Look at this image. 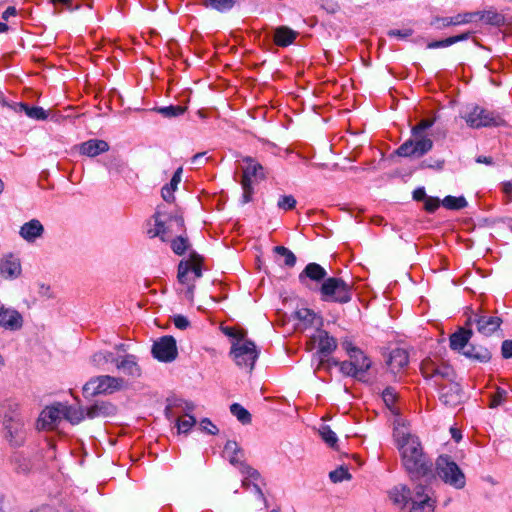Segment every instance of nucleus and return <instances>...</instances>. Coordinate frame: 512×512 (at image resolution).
I'll use <instances>...</instances> for the list:
<instances>
[{"label":"nucleus","instance_id":"7","mask_svg":"<svg viewBox=\"0 0 512 512\" xmlns=\"http://www.w3.org/2000/svg\"><path fill=\"white\" fill-rule=\"evenodd\" d=\"M230 355L239 368L251 372L259 352L254 342L247 338H240L237 341H232Z\"/></svg>","mask_w":512,"mask_h":512},{"label":"nucleus","instance_id":"34","mask_svg":"<svg viewBox=\"0 0 512 512\" xmlns=\"http://www.w3.org/2000/svg\"><path fill=\"white\" fill-rule=\"evenodd\" d=\"M61 410L63 413V419H66L73 425L79 424L85 418L82 409H77L72 406L61 403Z\"/></svg>","mask_w":512,"mask_h":512},{"label":"nucleus","instance_id":"8","mask_svg":"<svg viewBox=\"0 0 512 512\" xmlns=\"http://www.w3.org/2000/svg\"><path fill=\"white\" fill-rule=\"evenodd\" d=\"M320 292L325 301L348 303L352 298L351 285L341 278L325 279Z\"/></svg>","mask_w":512,"mask_h":512},{"label":"nucleus","instance_id":"38","mask_svg":"<svg viewBox=\"0 0 512 512\" xmlns=\"http://www.w3.org/2000/svg\"><path fill=\"white\" fill-rule=\"evenodd\" d=\"M319 435L322 440L331 448L337 447L338 438L334 431L328 425H321L319 430Z\"/></svg>","mask_w":512,"mask_h":512},{"label":"nucleus","instance_id":"24","mask_svg":"<svg viewBox=\"0 0 512 512\" xmlns=\"http://www.w3.org/2000/svg\"><path fill=\"white\" fill-rule=\"evenodd\" d=\"M294 317L299 321L303 328L318 327L322 324V319L311 309L302 307L294 312Z\"/></svg>","mask_w":512,"mask_h":512},{"label":"nucleus","instance_id":"36","mask_svg":"<svg viewBox=\"0 0 512 512\" xmlns=\"http://www.w3.org/2000/svg\"><path fill=\"white\" fill-rule=\"evenodd\" d=\"M17 111H23L29 118L34 120H46L48 118V112L38 106L30 107L27 104L20 103Z\"/></svg>","mask_w":512,"mask_h":512},{"label":"nucleus","instance_id":"61","mask_svg":"<svg viewBox=\"0 0 512 512\" xmlns=\"http://www.w3.org/2000/svg\"><path fill=\"white\" fill-rule=\"evenodd\" d=\"M31 512H58V511L53 506L44 504V505L38 506L37 508L31 510Z\"/></svg>","mask_w":512,"mask_h":512},{"label":"nucleus","instance_id":"25","mask_svg":"<svg viewBox=\"0 0 512 512\" xmlns=\"http://www.w3.org/2000/svg\"><path fill=\"white\" fill-rule=\"evenodd\" d=\"M348 355L350 357V361L354 368H356V372L358 375L366 372L370 366V359L364 355V353L358 348L348 349Z\"/></svg>","mask_w":512,"mask_h":512},{"label":"nucleus","instance_id":"13","mask_svg":"<svg viewBox=\"0 0 512 512\" xmlns=\"http://www.w3.org/2000/svg\"><path fill=\"white\" fill-rule=\"evenodd\" d=\"M240 473L243 475L242 487L252 493L257 500H264V494L260 487L262 481L260 473L249 465H241Z\"/></svg>","mask_w":512,"mask_h":512},{"label":"nucleus","instance_id":"1","mask_svg":"<svg viewBox=\"0 0 512 512\" xmlns=\"http://www.w3.org/2000/svg\"><path fill=\"white\" fill-rule=\"evenodd\" d=\"M388 497L401 510L410 505L408 512H434L437 502L432 487L421 481L412 487L397 484L388 491Z\"/></svg>","mask_w":512,"mask_h":512},{"label":"nucleus","instance_id":"2","mask_svg":"<svg viewBox=\"0 0 512 512\" xmlns=\"http://www.w3.org/2000/svg\"><path fill=\"white\" fill-rule=\"evenodd\" d=\"M421 373L426 379L433 381L439 390V399L444 405L455 407L461 403L462 390L455 381V372L451 366L428 358L421 363Z\"/></svg>","mask_w":512,"mask_h":512},{"label":"nucleus","instance_id":"37","mask_svg":"<svg viewBox=\"0 0 512 512\" xmlns=\"http://www.w3.org/2000/svg\"><path fill=\"white\" fill-rule=\"evenodd\" d=\"M116 360L117 358L110 351H98L90 357V363L95 367H102L109 362L116 363Z\"/></svg>","mask_w":512,"mask_h":512},{"label":"nucleus","instance_id":"60","mask_svg":"<svg viewBox=\"0 0 512 512\" xmlns=\"http://www.w3.org/2000/svg\"><path fill=\"white\" fill-rule=\"evenodd\" d=\"M388 35L400 37V38H406L411 35V30H390L388 32Z\"/></svg>","mask_w":512,"mask_h":512},{"label":"nucleus","instance_id":"32","mask_svg":"<svg viewBox=\"0 0 512 512\" xmlns=\"http://www.w3.org/2000/svg\"><path fill=\"white\" fill-rule=\"evenodd\" d=\"M472 336L471 330L460 329L450 337V347L453 350H462L466 347L469 339Z\"/></svg>","mask_w":512,"mask_h":512},{"label":"nucleus","instance_id":"15","mask_svg":"<svg viewBox=\"0 0 512 512\" xmlns=\"http://www.w3.org/2000/svg\"><path fill=\"white\" fill-rule=\"evenodd\" d=\"M155 358L163 362H170L177 356L176 342L173 337L165 336L155 342L152 347Z\"/></svg>","mask_w":512,"mask_h":512},{"label":"nucleus","instance_id":"57","mask_svg":"<svg viewBox=\"0 0 512 512\" xmlns=\"http://www.w3.org/2000/svg\"><path fill=\"white\" fill-rule=\"evenodd\" d=\"M425 201V209L428 212H434L440 205V201L438 198L434 197H426Z\"/></svg>","mask_w":512,"mask_h":512},{"label":"nucleus","instance_id":"58","mask_svg":"<svg viewBox=\"0 0 512 512\" xmlns=\"http://www.w3.org/2000/svg\"><path fill=\"white\" fill-rule=\"evenodd\" d=\"M502 356L506 359L512 357V340H505L501 347Z\"/></svg>","mask_w":512,"mask_h":512},{"label":"nucleus","instance_id":"52","mask_svg":"<svg viewBox=\"0 0 512 512\" xmlns=\"http://www.w3.org/2000/svg\"><path fill=\"white\" fill-rule=\"evenodd\" d=\"M382 397L386 406L393 411V405L397 399L396 392L392 388H387L383 391Z\"/></svg>","mask_w":512,"mask_h":512},{"label":"nucleus","instance_id":"3","mask_svg":"<svg viewBox=\"0 0 512 512\" xmlns=\"http://www.w3.org/2000/svg\"><path fill=\"white\" fill-rule=\"evenodd\" d=\"M394 437L402 464L409 474L424 476L431 471L432 463L423 452L418 437L409 433L404 426L395 429Z\"/></svg>","mask_w":512,"mask_h":512},{"label":"nucleus","instance_id":"40","mask_svg":"<svg viewBox=\"0 0 512 512\" xmlns=\"http://www.w3.org/2000/svg\"><path fill=\"white\" fill-rule=\"evenodd\" d=\"M442 204L445 208L451 210H459L467 206V201L463 196L454 197V196H446Z\"/></svg>","mask_w":512,"mask_h":512},{"label":"nucleus","instance_id":"4","mask_svg":"<svg viewBox=\"0 0 512 512\" xmlns=\"http://www.w3.org/2000/svg\"><path fill=\"white\" fill-rule=\"evenodd\" d=\"M437 476L447 485L461 490L466 486V476L448 455H440L435 463Z\"/></svg>","mask_w":512,"mask_h":512},{"label":"nucleus","instance_id":"17","mask_svg":"<svg viewBox=\"0 0 512 512\" xmlns=\"http://www.w3.org/2000/svg\"><path fill=\"white\" fill-rule=\"evenodd\" d=\"M470 321H472V319H470ZM473 322L476 324L479 333L490 336L500 328L502 319L496 315L484 314L476 315Z\"/></svg>","mask_w":512,"mask_h":512},{"label":"nucleus","instance_id":"55","mask_svg":"<svg viewBox=\"0 0 512 512\" xmlns=\"http://www.w3.org/2000/svg\"><path fill=\"white\" fill-rule=\"evenodd\" d=\"M200 429L212 435L218 433L217 427L209 419H203L200 422Z\"/></svg>","mask_w":512,"mask_h":512},{"label":"nucleus","instance_id":"56","mask_svg":"<svg viewBox=\"0 0 512 512\" xmlns=\"http://www.w3.org/2000/svg\"><path fill=\"white\" fill-rule=\"evenodd\" d=\"M38 294L41 297L48 298V299L54 297V293H53L51 287L45 283H40L38 285Z\"/></svg>","mask_w":512,"mask_h":512},{"label":"nucleus","instance_id":"30","mask_svg":"<svg viewBox=\"0 0 512 512\" xmlns=\"http://www.w3.org/2000/svg\"><path fill=\"white\" fill-rule=\"evenodd\" d=\"M297 32L292 29L281 26L275 30L274 41L278 46H287L290 45L296 38Z\"/></svg>","mask_w":512,"mask_h":512},{"label":"nucleus","instance_id":"45","mask_svg":"<svg viewBox=\"0 0 512 512\" xmlns=\"http://www.w3.org/2000/svg\"><path fill=\"white\" fill-rule=\"evenodd\" d=\"M329 478L333 483H339L344 480H350L352 476L345 466H340L329 473Z\"/></svg>","mask_w":512,"mask_h":512},{"label":"nucleus","instance_id":"18","mask_svg":"<svg viewBox=\"0 0 512 512\" xmlns=\"http://www.w3.org/2000/svg\"><path fill=\"white\" fill-rule=\"evenodd\" d=\"M22 324V316L17 310L0 305V327L15 331L20 329Z\"/></svg>","mask_w":512,"mask_h":512},{"label":"nucleus","instance_id":"21","mask_svg":"<svg viewBox=\"0 0 512 512\" xmlns=\"http://www.w3.org/2000/svg\"><path fill=\"white\" fill-rule=\"evenodd\" d=\"M108 150L109 144L106 141L100 139H90L78 146L79 153L88 157H96L99 154L107 152Z\"/></svg>","mask_w":512,"mask_h":512},{"label":"nucleus","instance_id":"9","mask_svg":"<svg viewBox=\"0 0 512 512\" xmlns=\"http://www.w3.org/2000/svg\"><path fill=\"white\" fill-rule=\"evenodd\" d=\"M243 162L245 163L242 167L243 175L241 179L243 203H248L253 193V183L265 179V170L260 163L251 157H245Z\"/></svg>","mask_w":512,"mask_h":512},{"label":"nucleus","instance_id":"11","mask_svg":"<svg viewBox=\"0 0 512 512\" xmlns=\"http://www.w3.org/2000/svg\"><path fill=\"white\" fill-rule=\"evenodd\" d=\"M433 142L424 135H413L405 141L397 150L396 154L401 157H421L432 149Z\"/></svg>","mask_w":512,"mask_h":512},{"label":"nucleus","instance_id":"12","mask_svg":"<svg viewBox=\"0 0 512 512\" xmlns=\"http://www.w3.org/2000/svg\"><path fill=\"white\" fill-rule=\"evenodd\" d=\"M311 341L316 345L319 356V364L316 370L326 367L327 360L324 358L330 355L337 348V341L331 337L324 330H317L314 335L311 336Z\"/></svg>","mask_w":512,"mask_h":512},{"label":"nucleus","instance_id":"63","mask_svg":"<svg viewBox=\"0 0 512 512\" xmlns=\"http://www.w3.org/2000/svg\"><path fill=\"white\" fill-rule=\"evenodd\" d=\"M16 15V9L15 7H8L2 14V19L7 21L9 19V17L11 16H15Z\"/></svg>","mask_w":512,"mask_h":512},{"label":"nucleus","instance_id":"29","mask_svg":"<svg viewBox=\"0 0 512 512\" xmlns=\"http://www.w3.org/2000/svg\"><path fill=\"white\" fill-rule=\"evenodd\" d=\"M193 409V405L186 403L183 408L184 415L178 416L176 420V427L178 433L187 434L191 428L196 424V419L188 413Z\"/></svg>","mask_w":512,"mask_h":512},{"label":"nucleus","instance_id":"39","mask_svg":"<svg viewBox=\"0 0 512 512\" xmlns=\"http://www.w3.org/2000/svg\"><path fill=\"white\" fill-rule=\"evenodd\" d=\"M332 365H334V366L339 365L340 371L344 375L353 376V377H358L359 376L358 373L356 372V368L353 367L351 361H343V362L339 363L335 359H328L327 360V365H326L325 368L329 369Z\"/></svg>","mask_w":512,"mask_h":512},{"label":"nucleus","instance_id":"49","mask_svg":"<svg viewBox=\"0 0 512 512\" xmlns=\"http://www.w3.org/2000/svg\"><path fill=\"white\" fill-rule=\"evenodd\" d=\"M23 423L19 420H10L6 422V429L8 430L11 437H19L23 431Z\"/></svg>","mask_w":512,"mask_h":512},{"label":"nucleus","instance_id":"27","mask_svg":"<svg viewBox=\"0 0 512 512\" xmlns=\"http://www.w3.org/2000/svg\"><path fill=\"white\" fill-rule=\"evenodd\" d=\"M116 412V407L110 402H96L94 405L89 407L86 412V416L90 419L99 418V417H109L114 415Z\"/></svg>","mask_w":512,"mask_h":512},{"label":"nucleus","instance_id":"33","mask_svg":"<svg viewBox=\"0 0 512 512\" xmlns=\"http://www.w3.org/2000/svg\"><path fill=\"white\" fill-rule=\"evenodd\" d=\"M463 354L466 357L477 360L479 362H488L491 359V353L489 350L482 346H470L465 351H463Z\"/></svg>","mask_w":512,"mask_h":512},{"label":"nucleus","instance_id":"20","mask_svg":"<svg viewBox=\"0 0 512 512\" xmlns=\"http://www.w3.org/2000/svg\"><path fill=\"white\" fill-rule=\"evenodd\" d=\"M116 368L122 371L125 375L138 378L141 376V368L139 367L136 357L131 354H127L123 357L117 358Z\"/></svg>","mask_w":512,"mask_h":512},{"label":"nucleus","instance_id":"54","mask_svg":"<svg viewBox=\"0 0 512 512\" xmlns=\"http://www.w3.org/2000/svg\"><path fill=\"white\" fill-rule=\"evenodd\" d=\"M433 125V120H422L418 125L412 128L413 135H423L422 132Z\"/></svg>","mask_w":512,"mask_h":512},{"label":"nucleus","instance_id":"46","mask_svg":"<svg viewBox=\"0 0 512 512\" xmlns=\"http://www.w3.org/2000/svg\"><path fill=\"white\" fill-rule=\"evenodd\" d=\"M155 228L150 230L149 233L152 237L160 236L164 240V236L167 231V227L165 222L162 219V215L160 213H156L155 216Z\"/></svg>","mask_w":512,"mask_h":512},{"label":"nucleus","instance_id":"22","mask_svg":"<svg viewBox=\"0 0 512 512\" xmlns=\"http://www.w3.org/2000/svg\"><path fill=\"white\" fill-rule=\"evenodd\" d=\"M326 270L317 263H309L299 274L298 278L301 284L307 285V280L320 282L324 280Z\"/></svg>","mask_w":512,"mask_h":512},{"label":"nucleus","instance_id":"42","mask_svg":"<svg viewBox=\"0 0 512 512\" xmlns=\"http://www.w3.org/2000/svg\"><path fill=\"white\" fill-rule=\"evenodd\" d=\"M234 0H204L206 7H211L219 12L230 10L234 6Z\"/></svg>","mask_w":512,"mask_h":512},{"label":"nucleus","instance_id":"23","mask_svg":"<svg viewBox=\"0 0 512 512\" xmlns=\"http://www.w3.org/2000/svg\"><path fill=\"white\" fill-rule=\"evenodd\" d=\"M224 457L234 466H238L240 470L241 465H247L243 462L244 452L235 441H227L224 450Z\"/></svg>","mask_w":512,"mask_h":512},{"label":"nucleus","instance_id":"35","mask_svg":"<svg viewBox=\"0 0 512 512\" xmlns=\"http://www.w3.org/2000/svg\"><path fill=\"white\" fill-rule=\"evenodd\" d=\"M478 17L482 19L485 23L495 26H502L505 24V17L503 14L499 13L497 10L491 8L489 10L483 12H477Z\"/></svg>","mask_w":512,"mask_h":512},{"label":"nucleus","instance_id":"64","mask_svg":"<svg viewBox=\"0 0 512 512\" xmlns=\"http://www.w3.org/2000/svg\"><path fill=\"white\" fill-rule=\"evenodd\" d=\"M170 222H174L180 228L183 227V225H184V220L180 216H175V217L170 218Z\"/></svg>","mask_w":512,"mask_h":512},{"label":"nucleus","instance_id":"62","mask_svg":"<svg viewBox=\"0 0 512 512\" xmlns=\"http://www.w3.org/2000/svg\"><path fill=\"white\" fill-rule=\"evenodd\" d=\"M413 197L417 201L425 200L426 199V193L423 188L416 189L413 192Z\"/></svg>","mask_w":512,"mask_h":512},{"label":"nucleus","instance_id":"48","mask_svg":"<svg viewBox=\"0 0 512 512\" xmlns=\"http://www.w3.org/2000/svg\"><path fill=\"white\" fill-rule=\"evenodd\" d=\"M506 398L507 392L504 389L498 387L496 392L490 397L489 407L496 408L502 405L506 401Z\"/></svg>","mask_w":512,"mask_h":512},{"label":"nucleus","instance_id":"16","mask_svg":"<svg viewBox=\"0 0 512 512\" xmlns=\"http://www.w3.org/2000/svg\"><path fill=\"white\" fill-rule=\"evenodd\" d=\"M22 273L21 261L13 254H8L0 259V276L6 280H14Z\"/></svg>","mask_w":512,"mask_h":512},{"label":"nucleus","instance_id":"28","mask_svg":"<svg viewBox=\"0 0 512 512\" xmlns=\"http://www.w3.org/2000/svg\"><path fill=\"white\" fill-rule=\"evenodd\" d=\"M409 362V356L406 350L397 348L391 351L388 365L392 372L400 371L402 368L407 366Z\"/></svg>","mask_w":512,"mask_h":512},{"label":"nucleus","instance_id":"19","mask_svg":"<svg viewBox=\"0 0 512 512\" xmlns=\"http://www.w3.org/2000/svg\"><path fill=\"white\" fill-rule=\"evenodd\" d=\"M44 226L38 219L25 222L19 230L20 237L28 243H34L44 234Z\"/></svg>","mask_w":512,"mask_h":512},{"label":"nucleus","instance_id":"10","mask_svg":"<svg viewBox=\"0 0 512 512\" xmlns=\"http://www.w3.org/2000/svg\"><path fill=\"white\" fill-rule=\"evenodd\" d=\"M201 261L202 258L198 254L192 253L188 260L181 261L178 266V280L188 285L187 295L190 299L193 297L194 281L202 275Z\"/></svg>","mask_w":512,"mask_h":512},{"label":"nucleus","instance_id":"26","mask_svg":"<svg viewBox=\"0 0 512 512\" xmlns=\"http://www.w3.org/2000/svg\"><path fill=\"white\" fill-rule=\"evenodd\" d=\"M478 13L467 12L462 14H457L453 17H443L436 19V23L438 24V28H445L449 26H457L462 24L470 23L477 17Z\"/></svg>","mask_w":512,"mask_h":512},{"label":"nucleus","instance_id":"44","mask_svg":"<svg viewBox=\"0 0 512 512\" xmlns=\"http://www.w3.org/2000/svg\"><path fill=\"white\" fill-rule=\"evenodd\" d=\"M274 252L284 258V264L288 267H294L296 264L295 254L284 246L274 247Z\"/></svg>","mask_w":512,"mask_h":512},{"label":"nucleus","instance_id":"41","mask_svg":"<svg viewBox=\"0 0 512 512\" xmlns=\"http://www.w3.org/2000/svg\"><path fill=\"white\" fill-rule=\"evenodd\" d=\"M469 37V33H463L461 35H458V36H452V37H449L447 39H444V40H440V41H435V42H431L427 45V47L429 49H434V48H440V47H447V46H450L458 41H461V40H466L468 39Z\"/></svg>","mask_w":512,"mask_h":512},{"label":"nucleus","instance_id":"43","mask_svg":"<svg viewBox=\"0 0 512 512\" xmlns=\"http://www.w3.org/2000/svg\"><path fill=\"white\" fill-rule=\"evenodd\" d=\"M230 411L243 424H248L251 422L250 413L240 404H232L230 407Z\"/></svg>","mask_w":512,"mask_h":512},{"label":"nucleus","instance_id":"5","mask_svg":"<svg viewBox=\"0 0 512 512\" xmlns=\"http://www.w3.org/2000/svg\"><path fill=\"white\" fill-rule=\"evenodd\" d=\"M127 387V382L122 377L101 375L91 378L83 386L85 397H92L100 394H112Z\"/></svg>","mask_w":512,"mask_h":512},{"label":"nucleus","instance_id":"47","mask_svg":"<svg viewBox=\"0 0 512 512\" xmlns=\"http://www.w3.org/2000/svg\"><path fill=\"white\" fill-rule=\"evenodd\" d=\"M185 111H186V107L180 106V105H177V106L171 105V106L161 107L158 109V112L166 118H173V117L180 116V115L184 114Z\"/></svg>","mask_w":512,"mask_h":512},{"label":"nucleus","instance_id":"31","mask_svg":"<svg viewBox=\"0 0 512 512\" xmlns=\"http://www.w3.org/2000/svg\"><path fill=\"white\" fill-rule=\"evenodd\" d=\"M181 174H182V168H178L176 170V172L174 173L170 183L165 185L162 188L161 195H162V198L166 202H173L174 201V199H175L174 192L177 189L178 184L181 182Z\"/></svg>","mask_w":512,"mask_h":512},{"label":"nucleus","instance_id":"50","mask_svg":"<svg viewBox=\"0 0 512 512\" xmlns=\"http://www.w3.org/2000/svg\"><path fill=\"white\" fill-rule=\"evenodd\" d=\"M187 247V239L182 236H179L178 238L174 239L171 244L172 250L178 255H182L186 251Z\"/></svg>","mask_w":512,"mask_h":512},{"label":"nucleus","instance_id":"6","mask_svg":"<svg viewBox=\"0 0 512 512\" xmlns=\"http://www.w3.org/2000/svg\"><path fill=\"white\" fill-rule=\"evenodd\" d=\"M461 117L469 127L476 129L504 124V120L499 115L476 104L467 105L461 112Z\"/></svg>","mask_w":512,"mask_h":512},{"label":"nucleus","instance_id":"53","mask_svg":"<svg viewBox=\"0 0 512 512\" xmlns=\"http://www.w3.org/2000/svg\"><path fill=\"white\" fill-rule=\"evenodd\" d=\"M223 331L227 336L231 337L233 341H237L240 338H246V332L240 329L226 327Z\"/></svg>","mask_w":512,"mask_h":512},{"label":"nucleus","instance_id":"51","mask_svg":"<svg viewBox=\"0 0 512 512\" xmlns=\"http://www.w3.org/2000/svg\"><path fill=\"white\" fill-rule=\"evenodd\" d=\"M278 207L283 210H292L296 206V200L292 195L282 196L277 203Z\"/></svg>","mask_w":512,"mask_h":512},{"label":"nucleus","instance_id":"14","mask_svg":"<svg viewBox=\"0 0 512 512\" xmlns=\"http://www.w3.org/2000/svg\"><path fill=\"white\" fill-rule=\"evenodd\" d=\"M63 419L61 402L46 407L39 416L37 425L39 429L53 430Z\"/></svg>","mask_w":512,"mask_h":512},{"label":"nucleus","instance_id":"59","mask_svg":"<svg viewBox=\"0 0 512 512\" xmlns=\"http://www.w3.org/2000/svg\"><path fill=\"white\" fill-rule=\"evenodd\" d=\"M174 324L177 328L184 330L189 326V321L186 317L177 315L174 317Z\"/></svg>","mask_w":512,"mask_h":512}]
</instances>
